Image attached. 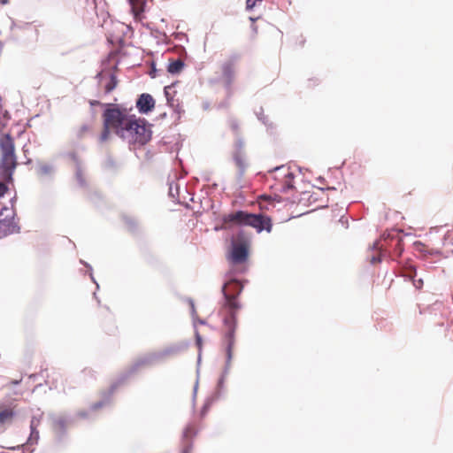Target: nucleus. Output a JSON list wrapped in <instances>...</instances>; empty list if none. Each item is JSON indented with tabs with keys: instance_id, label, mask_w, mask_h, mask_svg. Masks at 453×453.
Returning a JSON list of instances; mask_svg holds the SVG:
<instances>
[{
	"instance_id": "f257e3e1",
	"label": "nucleus",
	"mask_w": 453,
	"mask_h": 453,
	"mask_svg": "<svg viewBox=\"0 0 453 453\" xmlns=\"http://www.w3.org/2000/svg\"><path fill=\"white\" fill-rule=\"evenodd\" d=\"M243 286L237 280H230L222 287L224 302L219 311L222 319V342L226 346V363L230 364L233 358L235 344V331L237 328V314L242 308L238 296Z\"/></svg>"
},
{
	"instance_id": "f03ea898",
	"label": "nucleus",
	"mask_w": 453,
	"mask_h": 453,
	"mask_svg": "<svg viewBox=\"0 0 453 453\" xmlns=\"http://www.w3.org/2000/svg\"><path fill=\"white\" fill-rule=\"evenodd\" d=\"M116 122L119 124L118 135L129 143L143 146L151 139L150 125L144 119L138 118L132 114L126 108L118 107V117Z\"/></svg>"
},
{
	"instance_id": "7ed1b4c3",
	"label": "nucleus",
	"mask_w": 453,
	"mask_h": 453,
	"mask_svg": "<svg viewBox=\"0 0 453 453\" xmlns=\"http://www.w3.org/2000/svg\"><path fill=\"white\" fill-rule=\"evenodd\" d=\"M18 161L15 141L10 133L0 134V177L5 182H12Z\"/></svg>"
},
{
	"instance_id": "20e7f679",
	"label": "nucleus",
	"mask_w": 453,
	"mask_h": 453,
	"mask_svg": "<svg viewBox=\"0 0 453 453\" xmlns=\"http://www.w3.org/2000/svg\"><path fill=\"white\" fill-rule=\"evenodd\" d=\"M233 226H249L254 227L258 233L265 230L271 232L272 221L267 216L253 214L243 211H237L225 214L222 217V228H229Z\"/></svg>"
},
{
	"instance_id": "39448f33",
	"label": "nucleus",
	"mask_w": 453,
	"mask_h": 453,
	"mask_svg": "<svg viewBox=\"0 0 453 453\" xmlns=\"http://www.w3.org/2000/svg\"><path fill=\"white\" fill-rule=\"evenodd\" d=\"M118 117V107L106 109L103 114L104 128L100 134V142H104L110 136V132L112 130L118 135L119 124L116 120Z\"/></svg>"
},
{
	"instance_id": "423d86ee",
	"label": "nucleus",
	"mask_w": 453,
	"mask_h": 453,
	"mask_svg": "<svg viewBox=\"0 0 453 453\" xmlns=\"http://www.w3.org/2000/svg\"><path fill=\"white\" fill-rule=\"evenodd\" d=\"M248 257V246L245 243H234L227 259L233 270H234L235 266H240L239 271L244 272Z\"/></svg>"
},
{
	"instance_id": "0eeeda50",
	"label": "nucleus",
	"mask_w": 453,
	"mask_h": 453,
	"mask_svg": "<svg viewBox=\"0 0 453 453\" xmlns=\"http://www.w3.org/2000/svg\"><path fill=\"white\" fill-rule=\"evenodd\" d=\"M136 107L141 113H148L155 107V100L150 94H142L136 101Z\"/></svg>"
},
{
	"instance_id": "6e6552de",
	"label": "nucleus",
	"mask_w": 453,
	"mask_h": 453,
	"mask_svg": "<svg viewBox=\"0 0 453 453\" xmlns=\"http://www.w3.org/2000/svg\"><path fill=\"white\" fill-rule=\"evenodd\" d=\"M102 81H105L104 92L106 94L111 93L112 90H114L119 83V80L114 72L104 73L102 74Z\"/></svg>"
},
{
	"instance_id": "1a4fd4ad",
	"label": "nucleus",
	"mask_w": 453,
	"mask_h": 453,
	"mask_svg": "<svg viewBox=\"0 0 453 453\" xmlns=\"http://www.w3.org/2000/svg\"><path fill=\"white\" fill-rule=\"evenodd\" d=\"M277 171L283 172L281 173V175L283 177L282 190L284 192H287L288 190L294 188V184H293V180L295 177L294 173H291L288 169L286 170L284 168H278Z\"/></svg>"
},
{
	"instance_id": "9d476101",
	"label": "nucleus",
	"mask_w": 453,
	"mask_h": 453,
	"mask_svg": "<svg viewBox=\"0 0 453 453\" xmlns=\"http://www.w3.org/2000/svg\"><path fill=\"white\" fill-rule=\"evenodd\" d=\"M16 226L12 219L0 220V238L5 237L15 232Z\"/></svg>"
},
{
	"instance_id": "9b49d317",
	"label": "nucleus",
	"mask_w": 453,
	"mask_h": 453,
	"mask_svg": "<svg viewBox=\"0 0 453 453\" xmlns=\"http://www.w3.org/2000/svg\"><path fill=\"white\" fill-rule=\"evenodd\" d=\"M234 160L236 166L241 170V172H243L246 169L248 165L247 158L245 154L241 150V147L234 154Z\"/></svg>"
},
{
	"instance_id": "f8f14e48",
	"label": "nucleus",
	"mask_w": 453,
	"mask_h": 453,
	"mask_svg": "<svg viewBox=\"0 0 453 453\" xmlns=\"http://www.w3.org/2000/svg\"><path fill=\"white\" fill-rule=\"evenodd\" d=\"M13 417L14 411L12 408H4L0 410V426L11 423Z\"/></svg>"
},
{
	"instance_id": "ddd939ff",
	"label": "nucleus",
	"mask_w": 453,
	"mask_h": 453,
	"mask_svg": "<svg viewBox=\"0 0 453 453\" xmlns=\"http://www.w3.org/2000/svg\"><path fill=\"white\" fill-rule=\"evenodd\" d=\"M184 67V62L180 58L171 61L167 66L168 73L172 74L180 73Z\"/></svg>"
},
{
	"instance_id": "4468645a",
	"label": "nucleus",
	"mask_w": 453,
	"mask_h": 453,
	"mask_svg": "<svg viewBox=\"0 0 453 453\" xmlns=\"http://www.w3.org/2000/svg\"><path fill=\"white\" fill-rule=\"evenodd\" d=\"M222 73L226 80H231L234 73V63L230 60L222 65Z\"/></svg>"
},
{
	"instance_id": "2eb2a0df",
	"label": "nucleus",
	"mask_w": 453,
	"mask_h": 453,
	"mask_svg": "<svg viewBox=\"0 0 453 453\" xmlns=\"http://www.w3.org/2000/svg\"><path fill=\"white\" fill-rule=\"evenodd\" d=\"M258 204L261 210H269L268 204H272V198L269 196H261L259 197Z\"/></svg>"
},
{
	"instance_id": "dca6fc26",
	"label": "nucleus",
	"mask_w": 453,
	"mask_h": 453,
	"mask_svg": "<svg viewBox=\"0 0 453 453\" xmlns=\"http://www.w3.org/2000/svg\"><path fill=\"white\" fill-rule=\"evenodd\" d=\"M132 12L134 14L135 18H138L139 15L142 12V8L138 6L134 0H131Z\"/></svg>"
},
{
	"instance_id": "f3484780",
	"label": "nucleus",
	"mask_w": 453,
	"mask_h": 453,
	"mask_svg": "<svg viewBox=\"0 0 453 453\" xmlns=\"http://www.w3.org/2000/svg\"><path fill=\"white\" fill-rule=\"evenodd\" d=\"M444 241L449 243V244H451L453 245V229L451 230H449L445 236H444Z\"/></svg>"
},
{
	"instance_id": "a211bd4d",
	"label": "nucleus",
	"mask_w": 453,
	"mask_h": 453,
	"mask_svg": "<svg viewBox=\"0 0 453 453\" xmlns=\"http://www.w3.org/2000/svg\"><path fill=\"white\" fill-rule=\"evenodd\" d=\"M263 0H246V9L247 10H252L256 4L257 2H262Z\"/></svg>"
},
{
	"instance_id": "6ab92c4d",
	"label": "nucleus",
	"mask_w": 453,
	"mask_h": 453,
	"mask_svg": "<svg viewBox=\"0 0 453 453\" xmlns=\"http://www.w3.org/2000/svg\"><path fill=\"white\" fill-rule=\"evenodd\" d=\"M89 131V127L86 125L81 126L78 130V136L82 137L86 133Z\"/></svg>"
},
{
	"instance_id": "aec40b11",
	"label": "nucleus",
	"mask_w": 453,
	"mask_h": 453,
	"mask_svg": "<svg viewBox=\"0 0 453 453\" xmlns=\"http://www.w3.org/2000/svg\"><path fill=\"white\" fill-rule=\"evenodd\" d=\"M6 121L5 114H4L0 109V129H2L6 125Z\"/></svg>"
},
{
	"instance_id": "412c9836",
	"label": "nucleus",
	"mask_w": 453,
	"mask_h": 453,
	"mask_svg": "<svg viewBox=\"0 0 453 453\" xmlns=\"http://www.w3.org/2000/svg\"><path fill=\"white\" fill-rule=\"evenodd\" d=\"M8 190L7 186L4 181H0V196H3Z\"/></svg>"
},
{
	"instance_id": "4be33fe9",
	"label": "nucleus",
	"mask_w": 453,
	"mask_h": 453,
	"mask_svg": "<svg viewBox=\"0 0 453 453\" xmlns=\"http://www.w3.org/2000/svg\"><path fill=\"white\" fill-rule=\"evenodd\" d=\"M170 89H171V87H165V96H166V98H167V101H168V102H170V100H171V99L169 98V94H170V93H169V90H170Z\"/></svg>"
},
{
	"instance_id": "5701e85b",
	"label": "nucleus",
	"mask_w": 453,
	"mask_h": 453,
	"mask_svg": "<svg viewBox=\"0 0 453 453\" xmlns=\"http://www.w3.org/2000/svg\"><path fill=\"white\" fill-rule=\"evenodd\" d=\"M191 450H192L191 446H188L187 448H185V449H183V452H182V453H191Z\"/></svg>"
},
{
	"instance_id": "b1692460",
	"label": "nucleus",
	"mask_w": 453,
	"mask_h": 453,
	"mask_svg": "<svg viewBox=\"0 0 453 453\" xmlns=\"http://www.w3.org/2000/svg\"><path fill=\"white\" fill-rule=\"evenodd\" d=\"M90 104L91 105H99L100 104V102L99 101H90Z\"/></svg>"
},
{
	"instance_id": "393cba45",
	"label": "nucleus",
	"mask_w": 453,
	"mask_h": 453,
	"mask_svg": "<svg viewBox=\"0 0 453 453\" xmlns=\"http://www.w3.org/2000/svg\"><path fill=\"white\" fill-rule=\"evenodd\" d=\"M8 2H9L8 0H0V3L2 4H8Z\"/></svg>"
},
{
	"instance_id": "a878e982",
	"label": "nucleus",
	"mask_w": 453,
	"mask_h": 453,
	"mask_svg": "<svg viewBox=\"0 0 453 453\" xmlns=\"http://www.w3.org/2000/svg\"><path fill=\"white\" fill-rule=\"evenodd\" d=\"M197 342L200 344V342H201V338L200 337L197 338Z\"/></svg>"
}]
</instances>
